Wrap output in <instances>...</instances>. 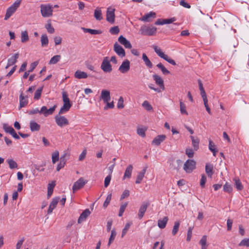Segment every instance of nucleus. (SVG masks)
Segmentation results:
<instances>
[{"mask_svg": "<svg viewBox=\"0 0 249 249\" xmlns=\"http://www.w3.org/2000/svg\"><path fill=\"white\" fill-rule=\"evenodd\" d=\"M55 185V181H52L51 183L48 184L47 196L49 198L53 193V188Z\"/></svg>", "mask_w": 249, "mask_h": 249, "instance_id": "nucleus-31", "label": "nucleus"}, {"mask_svg": "<svg viewBox=\"0 0 249 249\" xmlns=\"http://www.w3.org/2000/svg\"><path fill=\"white\" fill-rule=\"evenodd\" d=\"M45 28L47 29L48 32L50 34H53L54 32V29L52 26L51 23H47L45 26Z\"/></svg>", "mask_w": 249, "mask_h": 249, "instance_id": "nucleus-52", "label": "nucleus"}, {"mask_svg": "<svg viewBox=\"0 0 249 249\" xmlns=\"http://www.w3.org/2000/svg\"><path fill=\"white\" fill-rule=\"evenodd\" d=\"M94 17L97 20H101L103 19L102 11L101 8H97L94 12Z\"/></svg>", "mask_w": 249, "mask_h": 249, "instance_id": "nucleus-29", "label": "nucleus"}, {"mask_svg": "<svg viewBox=\"0 0 249 249\" xmlns=\"http://www.w3.org/2000/svg\"><path fill=\"white\" fill-rule=\"evenodd\" d=\"M153 78L155 83L159 86L160 88L162 90H164L165 88L162 78L159 75L156 74L153 75Z\"/></svg>", "mask_w": 249, "mask_h": 249, "instance_id": "nucleus-15", "label": "nucleus"}, {"mask_svg": "<svg viewBox=\"0 0 249 249\" xmlns=\"http://www.w3.org/2000/svg\"><path fill=\"white\" fill-rule=\"evenodd\" d=\"M111 179V176L110 174L106 177L104 181V186L105 187H107L109 185Z\"/></svg>", "mask_w": 249, "mask_h": 249, "instance_id": "nucleus-58", "label": "nucleus"}, {"mask_svg": "<svg viewBox=\"0 0 249 249\" xmlns=\"http://www.w3.org/2000/svg\"><path fill=\"white\" fill-rule=\"evenodd\" d=\"M196 163L193 160H188L184 163L183 169L187 173H191L196 168Z\"/></svg>", "mask_w": 249, "mask_h": 249, "instance_id": "nucleus-7", "label": "nucleus"}, {"mask_svg": "<svg viewBox=\"0 0 249 249\" xmlns=\"http://www.w3.org/2000/svg\"><path fill=\"white\" fill-rule=\"evenodd\" d=\"M87 181L85 180L83 178H80L78 179L73 185L72 190L73 192L75 193L77 190L83 188L87 183Z\"/></svg>", "mask_w": 249, "mask_h": 249, "instance_id": "nucleus-9", "label": "nucleus"}, {"mask_svg": "<svg viewBox=\"0 0 249 249\" xmlns=\"http://www.w3.org/2000/svg\"><path fill=\"white\" fill-rule=\"evenodd\" d=\"M234 181L235 182V185L237 190L238 191L242 190L243 187L240 180L237 178H234Z\"/></svg>", "mask_w": 249, "mask_h": 249, "instance_id": "nucleus-42", "label": "nucleus"}, {"mask_svg": "<svg viewBox=\"0 0 249 249\" xmlns=\"http://www.w3.org/2000/svg\"><path fill=\"white\" fill-rule=\"evenodd\" d=\"M193 229V227H190L188 230L187 236V238H186V240L187 241H190V240L191 239L192 235Z\"/></svg>", "mask_w": 249, "mask_h": 249, "instance_id": "nucleus-62", "label": "nucleus"}, {"mask_svg": "<svg viewBox=\"0 0 249 249\" xmlns=\"http://www.w3.org/2000/svg\"><path fill=\"white\" fill-rule=\"evenodd\" d=\"M132 170L133 166L132 165H129L127 167L124 172L123 179H125L126 178H131Z\"/></svg>", "mask_w": 249, "mask_h": 249, "instance_id": "nucleus-26", "label": "nucleus"}, {"mask_svg": "<svg viewBox=\"0 0 249 249\" xmlns=\"http://www.w3.org/2000/svg\"><path fill=\"white\" fill-rule=\"evenodd\" d=\"M157 67L161 70L163 74L167 75L170 73V71L161 63L157 64Z\"/></svg>", "mask_w": 249, "mask_h": 249, "instance_id": "nucleus-37", "label": "nucleus"}, {"mask_svg": "<svg viewBox=\"0 0 249 249\" xmlns=\"http://www.w3.org/2000/svg\"><path fill=\"white\" fill-rule=\"evenodd\" d=\"M207 236L204 235L199 241V244L201 246V249H207Z\"/></svg>", "mask_w": 249, "mask_h": 249, "instance_id": "nucleus-39", "label": "nucleus"}, {"mask_svg": "<svg viewBox=\"0 0 249 249\" xmlns=\"http://www.w3.org/2000/svg\"><path fill=\"white\" fill-rule=\"evenodd\" d=\"M59 199L60 198L58 197H54L52 199L47 211L48 214H50L52 213L53 210L56 207Z\"/></svg>", "mask_w": 249, "mask_h": 249, "instance_id": "nucleus-18", "label": "nucleus"}, {"mask_svg": "<svg viewBox=\"0 0 249 249\" xmlns=\"http://www.w3.org/2000/svg\"><path fill=\"white\" fill-rule=\"evenodd\" d=\"M101 69L105 73H110L112 71V66L108 57L106 56L104 57L101 65Z\"/></svg>", "mask_w": 249, "mask_h": 249, "instance_id": "nucleus-6", "label": "nucleus"}, {"mask_svg": "<svg viewBox=\"0 0 249 249\" xmlns=\"http://www.w3.org/2000/svg\"><path fill=\"white\" fill-rule=\"evenodd\" d=\"M40 13L41 16L44 18H48L53 15V7L49 4H41Z\"/></svg>", "mask_w": 249, "mask_h": 249, "instance_id": "nucleus-2", "label": "nucleus"}, {"mask_svg": "<svg viewBox=\"0 0 249 249\" xmlns=\"http://www.w3.org/2000/svg\"><path fill=\"white\" fill-rule=\"evenodd\" d=\"M185 153L190 158H193L194 155V151L192 149H186Z\"/></svg>", "mask_w": 249, "mask_h": 249, "instance_id": "nucleus-61", "label": "nucleus"}, {"mask_svg": "<svg viewBox=\"0 0 249 249\" xmlns=\"http://www.w3.org/2000/svg\"><path fill=\"white\" fill-rule=\"evenodd\" d=\"M124 99L122 97H120L118 100V102L117 103V107L119 109H122L124 108Z\"/></svg>", "mask_w": 249, "mask_h": 249, "instance_id": "nucleus-56", "label": "nucleus"}, {"mask_svg": "<svg viewBox=\"0 0 249 249\" xmlns=\"http://www.w3.org/2000/svg\"><path fill=\"white\" fill-rule=\"evenodd\" d=\"M74 76L77 79H85L88 77V74L84 71L77 70L75 72Z\"/></svg>", "mask_w": 249, "mask_h": 249, "instance_id": "nucleus-27", "label": "nucleus"}, {"mask_svg": "<svg viewBox=\"0 0 249 249\" xmlns=\"http://www.w3.org/2000/svg\"><path fill=\"white\" fill-rule=\"evenodd\" d=\"M6 162L8 164L10 169H12L18 168V164L17 162L13 159H8L6 160Z\"/></svg>", "mask_w": 249, "mask_h": 249, "instance_id": "nucleus-34", "label": "nucleus"}, {"mask_svg": "<svg viewBox=\"0 0 249 249\" xmlns=\"http://www.w3.org/2000/svg\"><path fill=\"white\" fill-rule=\"evenodd\" d=\"M129 196V191L127 190H125L123 192V193L121 196L120 199L123 200L124 198H125V197H127L128 196Z\"/></svg>", "mask_w": 249, "mask_h": 249, "instance_id": "nucleus-64", "label": "nucleus"}, {"mask_svg": "<svg viewBox=\"0 0 249 249\" xmlns=\"http://www.w3.org/2000/svg\"><path fill=\"white\" fill-rule=\"evenodd\" d=\"M62 94L63 106L60 108L59 114H61L68 111L72 106L68 97L67 92L66 91H63Z\"/></svg>", "mask_w": 249, "mask_h": 249, "instance_id": "nucleus-1", "label": "nucleus"}, {"mask_svg": "<svg viewBox=\"0 0 249 249\" xmlns=\"http://www.w3.org/2000/svg\"><path fill=\"white\" fill-rule=\"evenodd\" d=\"M149 203L148 202H143L142 203L139 209V213L138 214V216L139 219H141L143 217L144 213L146 212L147 208L149 206Z\"/></svg>", "mask_w": 249, "mask_h": 249, "instance_id": "nucleus-14", "label": "nucleus"}, {"mask_svg": "<svg viewBox=\"0 0 249 249\" xmlns=\"http://www.w3.org/2000/svg\"><path fill=\"white\" fill-rule=\"evenodd\" d=\"M21 42L25 43L29 40V36L28 35V32L26 31L21 32Z\"/></svg>", "mask_w": 249, "mask_h": 249, "instance_id": "nucleus-38", "label": "nucleus"}, {"mask_svg": "<svg viewBox=\"0 0 249 249\" xmlns=\"http://www.w3.org/2000/svg\"><path fill=\"white\" fill-rule=\"evenodd\" d=\"M55 120L56 124L61 127L69 124V121L63 116L56 115L55 116Z\"/></svg>", "mask_w": 249, "mask_h": 249, "instance_id": "nucleus-8", "label": "nucleus"}, {"mask_svg": "<svg viewBox=\"0 0 249 249\" xmlns=\"http://www.w3.org/2000/svg\"><path fill=\"white\" fill-rule=\"evenodd\" d=\"M119 28L117 26L111 27L109 30V32L112 35H117L119 33Z\"/></svg>", "mask_w": 249, "mask_h": 249, "instance_id": "nucleus-51", "label": "nucleus"}, {"mask_svg": "<svg viewBox=\"0 0 249 249\" xmlns=\"http://www.w3.org/2000/svg\"><path fill=\"white\" fill-rule=\"evenodd\" d=\"M43 88H40V89H38L35 92L34 94V98L35 100H38L41 96V92Z\"/></svg>", "mask_w": 249, "mask_h": 249, "instance_id": "nucleus-46", "label": "nucleus"}, {"mask_svg": "<svg viewBox=\"0 0 249 249\" xmlns=\"http://www.w3.org/2000/svg\"><path fill=\"white\" fill-rule=\"evenodd\" d=\"M176 20V18H172L169 19H163V25L165 24H170L174 22Z\"/></svg>", "mask_w": 249, "mask_h": 249, "instance_id": "nucleus-59", "label": "nucleus"}, {"mask_svg": "<svg viewBox=\"0 0 249 249\" xmlns=\"http://www.w3.org/2000/svg\"><path fill=\"white\" fill-rule=\"evenodd\" d=\"M19 54L18 53H15L14 55L11 56L8 60V63L7 66H6V69L8 68L9 67L15 64L17 61V59L18 58Z\"/></svg>", "mask_w": 249, "mask_h": 249, "instance_id": "nucleus-22", "label": "nucleus"}, {"mask_svg": "<svg viewBox=\"0 0 249 249\" xmlns=\"http://www.w3.org/2000/svg\"><path fill=\"white\" fill-rule=\"evenodd\" d=\"M198 85H199V89L200 91L201 95L205 94L206 93H205V90L203 87V84H202L201 80H198Z\"/></svg>", "mask_w": 249, "mask_h": 249, "instance_id": "nucleus-60", "label": "nucleus"}, {"mask_svg": "<svg viewBox=\"0 0 249 249\" xmlns=\"http://www.w3.org/2000/svg\"><path fill=\"white\" fill-rule=\"evenodd\" d=\"M157 28L153 26H142L141 27L140 32L141 34L143 36H153L155 35Z\"/></svg>", "mask_w": 249, "mask_h": 249, "instance_id": "nucleus-4", "label": "nucleus"}, {"mask_svg": "<svg viewBox=\"0 0 249 249\" xmlns=\"http://www.w3.org/2000/svg\"><path fill=\"white\" fill-rule=\"evenodd\" d=\"M111 199V194H110L107 195V196L103 204V207L104 208H106L107 206V205L110 203Z\"/></svg>", "mask_w": 249, "mask_h": 249, "instance_id": "nucleus-57", "label": "nucleus"}, {"mask_svg": "<svg viewBox=\"0 0 249 249\" xmlns=\"http://www.w3.org/2000/svg\"><path fill=\"white\" fill-rule=\"evenodd\" d=\"M100 98V99L103 100L104 103H107V102H109L111 98L110 91L107 90L103 89L101 91Z\"/></svg>", "mask_w": 249, "mask_h": 249, "instance_id": "nucleus-16", "label": "nucleus"}, {"mask_svg": "<svg viewBox=\"0 0 249 249\" xmlns=\"http://www.w3.org/2000/svg\"><path fill=\"white\" fill-rule=\"evenodd\" d=\"M21 3V0H17L6 11L5 16V20L8 19L17 10L19 6Z\"/></svg>", "mask_w": 249, "mask_h": 249, "instance_id": "nucleus-5", "label": "nucleus"}, {"mask_svg": "<svg viewBox=\"0 0 249 249\" xmlns=\"http://www.w3.org/2000/svg\"><path fill=\"white\" fill-rule=\"evenodd\" d=\"M166 135H160L156 137L152 142L153 144L156 145H159L161 142L164 141L166 138Z\"/></svg>", "mask_w": 249, "mask_h": 249, "instance_id": "nucleus-20", "label": "nucleus"}, {"mask_svg": "<svg viewBox=\"0 0 249 249\" xmlns=\"http://www.w3.org/2000/svg\"><path fill=\"white\" fill-rule=\"evenodd\" d=\"M142 59L144 61L145 65L149 68H152L153 65L152 62L150 61L149 59L148 58L145 53H143L142 56Z\"/></svg>", "mask_w": 249, "mask_h": 249, "instance_id": "nucleus-30", "label": "nucleus"}, {"mask_svg": "<svg viewBox=\"0 0 249 249\" xmlns=\"http://www.w3.org/2000/svg\"><path fill=\"white\" fill-rule=\"evenodd\" d=\"M30 128L32 132L38 131L40 129V125L34 121L30 122Z\"/></svg>", "mask_w": 249, "mask_h": 249, "instance_id": "nucleus-24", "label": "nucleus"}, {"mask_svg": "<svg viewBox=\"0 0 249 249\" xmlns=\"http://www.w3.org/2000/svg\"><path fill=\"white\" fill-rule=\"evenodd\" d=\"M105 103L106 104V105L104 107L105 110H107L108 108H113L114 107V103L113 101L110 103H109V102H107V103Z\"/></svg>", "mask_w": 249, "mask_h": 249, "instance_id": "nucleus-63", "label": "nucleus"}, {"mask_svg": "<svg viewBox=\"0 0 249 249\" xmlns=\"http://www.w3.org/2000/svg\"><path fill=\"white\" fill-rule=\"evenodd\" d=\"M192 139V145L195 150H197L199 146V141L198 139L195 138L194 136H191Z\"/></svg>", "mask_w": 249, "mask_h": 249, "instance_id": "nucleus-33", "label": "nucleus"}, {"mask_svg": "<svg viewBox=\"0 0 249 249\" xmlns=\"http://www.w3.org/2000/svg\"><path fill=\"white\" fill-rule=\"evenodd\" d=\"M56 107V105H54L53 107L47 109L45 106H43L39 111V113H42L45 117L48 116L49 115L52 114L54 111Z\"/></svg>", "mask_w": 249, "mask_h": 249, "instance_id": "nucleus-13", "label": "nucleus"}, {"mask_svg": "<svg viewBox=\"0 0 249 249\" xmlns=\"http://www.w3.org/2000/svg\"><path fill=\"white\" fill-rule=\"evenodd\" d=\"M130 70V61L125 59L124 60L119 68V71L122 73L127 72Z\"/></svg>", "mask_w": 249, "mask_h": 249, "instance_id": "nucleus-11", "label": "nucleus"}, {"mask_svg": "<svg viewBox=\"0 0 249 249\" xmlns=\"http://www.w3.org/2000/svg\"><path fill=\"white\" fill-rule=\"evenodd\" d=\"M155 18L156 13L153 12H150V13L141 17L139 19L142 21L150 22L153 19Z\"/></svg>", "mask_w": 249, "mask_h": 249, "instance_id": "nucleus-17", "label": "nucleus"}, {"mask_svg": "<svg viewBox=\"0 0 249 249\" xmlns=\"http://www.w3.org/2000/svg\"><path fill=\"white\" fill-rule=\"evenodd\" d=\"M180 223L178 221H176L172 230V234L175 235L178 231Z\"/></svg>", "mask_w": 249, "mask_h": 249, "instance_id": "nucleus-45", "label": "nucleus"}, {"mask_svg": "<svg viewBox=\"0 0 249 249\" xmlns=\"http://www.w3.org/2000/svg\"><path fill=\"white\" fill-rule=\"evenodd\" d=\"M90 214V212L89 209H87L84 210L80 214L78 219V223H81L82 222L85 221L87 217Z\"/></svg>", "mask_w": 249, "mask_h": 249, "instance_id": "nucleus-21", "label": "nucleus"}, {"mask_svg": "<svg viewBox=\"0 0 249 249\" xmlns=\"http://www.w3.org/2000/svg\"><path fill=\"white\" fill-rule=\"evenodd\" d=\"M213 164L206 163L205 165V172L209 178H211L213 174Z\"/></svg>", "mask_w": 249, "mask_h": 249, "instance_id": "nucleus-23", "label": "nucleus"}, {"mask_svg": "<svg viewBox=\"0 0 249 249\" xmlns=\"http://www.w3.org/2000/svg\"><path fill=\"white\" fill-rule=\"evenodd\" d=\"M116 232L115 231L112 230L111 232V235L110 236L108 243L107 244L108 246H109L110 245V244H111V243L113 241V240H114L115 237L116 236Z\"/></svg>", "mask_w": 249, "mask_h": 249, "instance_id": "nucleus-49", "label": "nucleus"}, {"mask_svg": "<svg viewBox=\"0 0 249 249\" xmlns=\"http://www.w3.org/2000/svg\"><path fill=\"white\" fill-rule=\"evenodd\" d=\"M152 48L154 50L155 53L161 58H163L170 64L173 65H176V62L171 58H170L167 54H165L156 45H153Z\"/></svg>", "mask_w": 249, "mask_h": 249, "instance_id": "nucleus-3", "label": "nucleus"}, {"mask_svg": "<svg viewBox=\"0 0 249 249\" xmlns=\"http://www.w3.org/2000/svg\"><path fill=\"white\" fill-rule=\"evenodd\" d=\"M240 247H249V238L243 239L238 244Z\"/></svg>", "mask_w": 249, "mask_h": 249, "instance_id": "nucleus-44", "label": "nucleus"}, {"mask_svg": "<svg viewBox=\"0 0 249 249\" xmlns=\"http://www.w3.org/2000/svg\"><path fill=\"white\" fill-rule=\"evenodd\" d=\"M114 52L121 57H124L125 55V53L123 48L117 42L114 44Z\"/></svg>", "mask_w": 249, "mask_h": 249, "instance_id": "nucleus-12", "label": "nucleus"}, {"mask_svg": "<svg viewBox=\"0 0 249 249\" xmlns=\"http://www.w3.org/2000/svg\"><path fill=\"white\" fill-rule=\"evenodd\" d=\"M106 17L107 20L108 22L113 24L115 21V9L108 7L107 9Z\"/></svg>", "mask_w": 249, "mask_h": 249, "instance_id": "nucleus-10", "label": "nucleus"}, {"mask_svg": "<svg viewBox=\"0 0 249 249\" xmlns=\"http://www.w3.org/2000/svg\"><path fill=\"white\" fill-rule=\"evenodd\" d=\"M168 220V218L167 216H165L162 219H159L158 221V225L160 229L164 228L166 225Z\"/></svg>", "mask_w": 249, "mask_h": 249, "instance_id": "nucleus-28", "label": "nucleus"}, {"mask_svg": "<svg viewBox=\"0 0 249 249\" xmlns=\"http://www.w3.org/2000/svg\"><path fill=\"white\" fill-rule=\"evenodd\" d=\"M28 103V101L26 99L24 96L23 95V94H20L19 96V105L20 108H22L24 107Z\"/></svg>", "mask_w": 249, "mask_h": 249, "instance_id": "nucleus-32", "label": "nucleus"}, {"mask_svg": "<svg viewBox=\"0 0 249 249\" xmlns=\"http://www.w3.org/2000/svg\"><path fill=\"white\" fill-rule=\"evenodd\" d=\"M146 169L147 167H145L142 169V171L139 173L135 181L136 184H139L141 182L146 172Z\"/></svg>", "mask_w": 249, "mask_h": 249, "instance_id": "nucleus-25", "label": "nucleus"}, {"mask_svg": "<svg viewBox=\"0 0 249 249\" xmlns=\"http://www.w3.org/2000/svg\"><path fill=\"white\" fill-rule=\"evenodd\" d=\"M3 128L4 131L7 133L10 134V133L13 130V128L6 124H3Z\"/></svg>", "mask_w": 249, "mask_h": 249, "instance_id": "nucleus-54", "label": "nucleus"}, {"mask_svg": "<svg viewBox=\"0 0 249 249\" xmlns=\"http://www.w3.org/2000/svg\"><path fill=\"white\" fill-rule=\"evenodd\" d=\"M223 190L225 192L230 193L232 190V188L230 184L226 183L223 186Z\"/></svg>", "mask_w": 249, "mask_h": 249, "instance_id": "nucleus-55", "label": "nucleus"}, {"mask_svg": "<svg viewBox=\"0 0 249 249\" xmlns=\"http://www.w3.org/2000/svg\"><path fill=\"white\" fill-rule=\"evenodd\" d=\"M118 41L125 48L131 49L132 47V45L128 40H127L123 36H121L118 38Z\"/></svg>", "mask_w": 249, "mask_h": 249, "instance_id": "nucleus-19", "label": "nucleus"}, {"mask_svg": "<svg viewBox=\"0 0 249 249\" xmlns=\"http://www.w3.org/2000/svg\"><path fill=\"white\" fill-rule=\"evenodd\" d=\"M41 43L42 47L47 46L49 43L48 36L46 34L42 35L41 36Z\"/></svg>", "mask_w": 249, "mask_h": 249, "instance_id": "nucleus-35", "label": "nucleus"}, {"mask_svg": "<svg viewBox=\"0 0 249 249\" xmlns=\"http://www.w3.org/2000/svg\"><path fill=\"white\" fill-rule=\"evenodd\" d=\"M82 29L85 32L89 33L91 35H97L101 34L102 33V32L100 30H97L85 28H83Z\"/></svg>", "mask_w": 249, "mask_h": 249, "instance_id": "nucleus-36", "label": "nucleus"}, {"mask_svg": "<svg viewBox=\"0 0 249 249\" xmlns=\"http://www.w3.org/2000/svg\"><path fill=\"white\" fill-rule=\"evenodd\" d=\"M146 129L143 128H138L137 130V134L142 138L145 136Z\"/></svg>", "mask_w": 249, "mask_h": 249, "instance_id": "nucleus-47", "label": "nucleus"}, {"mask_svg": "<svg viewBox=\"0 0 249 249\" xmlns=\"http://www.w3.org/2000/svg\"><path fill=\"white\" fill-rule=\"evenodd\" d=\"M142 106L148 111L151 110L153 108L152 106L147 101H144L142 104Z\"/></svg>", "mask_w": 249, "mask_h": 249, "instance_id": "nucleus-48", "label": "nucleus"}, {"mask_svg": "<svg viewBox=\"0 0 249 249\" xmlns=\"http://www.w3.org/2000/svg\"><path fill=\"white\" fill-rule=\"evenodd\" d=\"M61 56L60 55H56L51 58L49 61L50 64H55L57 63L60 59Z\"/></svg>", "mask_w": 249, "mask_h": 249, "instance_id": "nucleus-41", "label": "nucleus"}, {"mask_svg": "<svg viewBox=\"0 0 249 249\" xmlns=\"http://www.w3.org/2000/svg\"><path fill=\"white\" fill-rule=\"evenodd\" d=\"M59 160V152L57 151H55L52 154V162L55 163Z\"/></svg>", "mask_w": 249, "mask_h": 249, "instance_id": "nucleus-50", "label": "nucleus"}, {"mask_svg": "<svg viewBox=\"0 0 249 249\" xmlns=\"http://www.w3.org/2000/svg\"><path fill=\"white\" fill-rule=\"evenodd\" d=\"M207 180V178L205 175L202 174L201 175V178L200 181V185L202 188L205 187V184Z\"/></svg>", "mask_w": 249, "mask_h": 249, "instance_id": "nucleus-53", "label": "nucleus"}, {"mask_svg": "<svg viewBox=\"0 0 249 249\" xmlns=\"http://www.w3.org/2000/svg\"><path fill=\"white\" fill-rule=\"evenodd\" d=\"M180 111L181 114L188 115V112L186 111V107L185 104L180 101L179 103Z\"/></svg>", "mask_w": 249, "mask_h": 249, "instance_id": "nucleus-40", "label": "nucleus"}, {"mask_svg": "<svg viewBox=\"0 0 249 249\" xmlns=\"http://www.w3.org/2000/svg\"><path fill=\"white\" fill-rule=\"evenodd\" d=\"M132 224V223L131 222H129L125 224L124 228L123 229V230L122 231V237H123L126 234V233H127L128 229L130 228Z\"/></svg>", "mask_w": 249, "mask_h": 249, "instance_id": "nucleus-43", "label": "nucleus"}]
</instances>
